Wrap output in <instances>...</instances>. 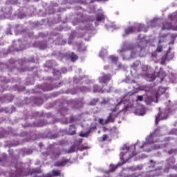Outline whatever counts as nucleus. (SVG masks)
I'll return each mask as SVG.
<instances>
[{"instance_id": "f257e3e1", "label": "nucleus", "mask_w": 177, "mask_h": 177, "mask_svg": "<svg viewBox=\"0 0 177 177\" xmlns=\"http://www.w3.org/2000/svg\"><path fill=\"white\" fill-rule=\"evenodd\" d=\"M17 171L15 173H10V177H21L26 176L27 174L24 171L23 169V163H17L16 165Z\"/></svg>"}, {"instance_id": "f03ea898", "label": "nucleus", "mask_w": 177, "mask_h": 177, "mask_svg": "<svg viewBox=\"0 0 177 177\" xmlns=\"http://www.w3.org/2000/svg\"><path fill=\"white\" fill-rule=\"evenodd\" d=\"M145 29V25L143 24H138L136 26H129V28L124 30L125 34L124 35H129V34H132V32H135L137 31L138 32H140V31H143Z\"/></svg>"}, {"instance_id": "7ed1b4c3", "label": "nucleus", "mask_w": 177, "mask_h": 177, "mask_svg": "<svg viewBox=\"0 0 177 177\" xmlns=\"http://www.w3.org/2000/svg\"><path fill=\"white\" fill-rule=\"evenodd\" d=\"M168 113H169V111L167 109L162 111H161V109H159V112L156 119V125L157 124H158V121H161V120H167L168 118Z\"/></svg>"}, {"instance_id": "20e7f679", "label": "nucleus", "mask_w": 177, "mask_h": 177, "mask_svg": "<svg viewBox=\"0 0 177 177\" xmlns=\"http://www.w3.org/2000/svg\"><path fill=\"white\" fill-rule=\"evenodd\" d=\"M165 77H167V73L164 70L160 69L156 75L157 81L162 82V81H164Z\"/></svg>"}, {"instance_id": "39448f33", "label": "nucleus", "mask_w": 177, "mask_h": 177, "mask_svg": "<svg viewBox=\"0 0 177 177\" xmlns=\"http://www.w3.org/2000/svg\"><path fill=\"white\" fill-rule=\"evenodd\" d=\"M111 80V75L110 74H106L104 75L102 77H99V81L100 84H107L109 81Z\"/></svg>"}, {"instance_id": "423d86ee", "label": "nucleus", "mask_w": 177, "mask_h": 177, "mask_svg": "<svg viewBox=\"0 0 177 177\" xmlns=\"http://www.w3.org/2000/svg\"><path fill=\"white\" fill-rule=\"evenodd\" d=\"M165 92H167V88L165 87H159L157 92H156V103H158V96H161V95H164V93H165Z\"/></svg>"}, {"instance_id": "0eeeda50", "label": "nucleus", "mask_w": 177, "mask_h": 177, "mask_svg": "<svg viewBox=\"0 0 177 177\" xmlns=\"http://www.w3.org/2000/svg\"><path fill=\"white\" fill-rule=\"evenodd\" d=\"M70 162V160L68 159H63L62 160L57 161L54 163V166L55 167H65L66 164Z\"/></svg>"}, {"instance_id": "6e6552de", "label": "nucleus", "mask_w": 177, "mask_h": 177, "mask_svg": "<svg viewBox=\"0 0 177 177\" xmlns=\"http://www.w3.org/2000/svg\"><path fill=\"white\" fill-rule=\"evenodd\" d=\"M162 30H177L174 28V27L172 26V24L171 23L169 22H164L162 24Z\"/></svg>"}, {"instance_id": "1a4fd4ad", "label": "nucleus", "mask_w": 177, "mask_h": 177, "mask_svg": "<svg viewBox=\"0 0 177 177\" xmlns=\"http://www.w3.org/2000/svg\"><path fill=\"white\" fill-rule=\"evenodd\" d=\"M93 93H103V92H104V91H103V88H100V86H99V85L95 84L93 86Z\"/></svg>"}, {"instance_id": "9d476101", "label": "nucleus", "mask_w": 177, "mask_h": 177, "mask_svg": "<svg viewBox=\"0 0 177 177\" xmlns=\"http://www.w3.org/2000/svg\"><path fill=\"white\" fill-rule=\"evenodd\" d=\"M109 122H114V118H113V113H110L106 120L104 121V124H107Z\"/></svg>"}, {"instance_id": "9b49d317", "label": "nucleus", "mask_w": 177, "mask_h": 177, "mask_svg": "<svg viewBox=\"0 0 177 177\" xmlns=\"http://www.w3.org/2000/svg\"><path fill=\"white\" fill-rule=\"evenodd\" d=\"M68 135H75V126L73 124L70 126Z\"/></svg>"}, {"instance_id": "f8f14e48", "label": "nucleus", "mask_w": 177, "mask_h": 177, "mask_svg": "<svg viewBox=\"0 0 177 177\" xmlns=\"http://www.w3.org/2000/svg\"><path fill=\"white\" fill-rule=\"evenodd\" d=\"M106 19V17L103 13L97 14L96 16V21H102V20H104Z\"/></svg>"}, {"instance_id": "ddd939ff", "label": "nucleus", "mask_w": 177, "mask_h": 177, "mask_svg": "<svg viewBox=\"0 0 177 177\" xmlns=\"http://www.w3.org/2000/svg\"><path fill=\"white\" fill-rule=\"evenodd\" d=\"M69 58L71 59V62H75V60H78V55H75L74 53H71L69 55Z\"/></svg>"}, {"instance_id": "4468645a", "label": "nucleus", "mask_w": 177, "mask_h": 177, "mask_svg": "<svg viewBox=\"0 0 177 177\" xmlns=\"http://www.w3.org/2000/svg\"><path fill=\"white\" fill-rule=\"evenodd\" d=\"M168 62L169 60H172L174 59V54L170 52H167L166 54L164 55Z\"/></svg>"}, {"instance_id": "2eb2a0df", "label": "nucleus", "mask_w": 177, "mask_h": 177, "mask_svg": "<svg viewBox=\"0 0 177 177\" xmlns=\"http://www.w3.org/2000/svg\"><path fill=\"white\" fill-rule=\"evenodd\" d=\"M156 80V75L155 74H149L147 76V81L151 82Z\"/></svg>"}, {"instance_id": "dca6fc26", "label": "nucleus", "mask_w": 177, "mask_h": 177, "mask_svg": "<svg viewBox=\"0 0 177 177\" xmlns=\"http://www.w3.org/2000/svg\"><path fill=\"white\" fill-rule=\"evenodd\" d=\"M124 163L120 162L118 163L116 165H113L109 170V172H114V171H115V169H117L118 168V167H121V165H122Z\"/></svg>"}, {"instance_id": "f3484780", "label": "nucleus", "mask_w": 177, "mask_h": 177, "mask_svg": "<svg viewBox=\"0 0 177 177\" xmlns=\"http://www.w3.org/2000/svg\"><path fill=\"white\" fill-rule=\"evenodd\" d=\"M75 151V145H73L70 147L68 150H66L65 153L66 154H70L71 153H74Z\"/></svg>"}, {"instance_id": "a211bd4d", "label": "nucleus", "mask_w": 177, "mask_h": 177, "mask_svg": "<svg viewBox=\"0 0 177 177\" xmlns=\"http://www.w3.org/2000/svg\"><path fill=\"white\" fill-rule=\"evenodd\" d=\"M167 62H168L167 60V57L163 55L160 59V64H162V66H167Z\"/></svg>"}, {"instance_id": "6ab92c4d", "label": "nucleus", "mask_w": 177, "mask_h": 177, "mask_svg": "<svg viewBox=\"0 0 177 177\" xmlns=\"http://www.w3.org/2000/svg\"><path fill=\"white\" fill-rule=\"evenodd\" d=\"M52 177L53 176H60L62 175V172L60 170H53L52 171Z\"/></svg>"}, {"instance_id": "aec40b11", "label": "nucleus", "mask_w": 177, "mask_h": 177, "mask_svg": "<svg viewBox=\"0 0 177 177\" xmlns=\"http://www.w3.org/2000/svg\"><path fill=\"white\" fill-rule=\"evenodd\" d=\"M48 47V45L46 42H39V49H46Z\"/></svg>"}, {"instance_id": "412c9836", "label": "nucleus", "mask_w": 177, "mask_h": 177, "mask_svg": "<svg viewBox=\"0 0 177 177\" xmlns=\"http://www.w3.org/2000/svg\"><path fill=\"white\" fill-rule=\"evenodd\" d=\"M109 59L113 62V63H117V62H118V57L114 55L110 56Z\"/></svg>"}, {"instance_id": "4be33fe9", "label": "nucleus", "mask_w": 177, "mask_h": 177, "mask_svg": "<svg viewBox=\"0 0 177 177\" xmlns=\"http://www.w3.org/2000/svg\"><path fill=\"white\" fill-rule=\"evenodd\" d=\"M41 171L40 169H32L30 173V174H41Z\"/></svg>"}, {"instance_id": "5701e85b", "label": "nucleus", "mask_w": 177, "mask_h": 177, "mask_svg": "<svg viewBox=\"0 0 177 177\" xmlns=\"http://www.w3.org/2000/svg\"><path fill=\"white\" fill-rule=\"evenodd\" d=\"M97 127L95 126V124H94L93 126H91L88 131H87V133H91V132H93V131H95V129H96Z\"/></svg>"}, {"instance_id": "b1692460", "label": "nucleus", "mask_w": 177, "mask_h": 177, "mask_svg": "<svg viewBox=\"0 0 177 177\" xmlns=\"http://www.w3.org/2000/svg\"><path fill=\"white\" fill-rule=\"evenodd\" d=\"M42 103H44L42 98H41V97L37 98V100L36 101V104H38L39 106V104H42Z\"/></svg>"}, {"instance_id": "393cba45", "label": "nucleus", "mask_w": 177, "mask_h": 177, "mask_svg": "<svg viewBox=\"0 0 177 177\" xmlns=\"http://www.w3.org/2000/svg\"><path fill=\"white\" fill-rule=\"evenodd\" d=\"M88 147H85L84 145L79 147V150H80V151H83V150H88Z\"/></svg>"}, {"instance_id": "a878e982", "label": "nucleus", "mask_w": 177, "mask_h": 177, "mask_svg": "<svg viewBox=\"0 0 177 177\" xmlns=\"http://www.w3.org/2000/svg\"><path fill=\"white\" fill-rule=\"evenodd\" d=\"M98 100L96 99H93L91 101L90 104H91V106H95V104H96V103H97Z\"/></svg>"}, {"instance_id": "bb28decb", "label": "nucleus", "mask_w": 177, "mask_h": 177, "mask_svg": "<svg viewBox=\"0 0 177 177\" xmlns=\"http://www.w3.org/2000/svg\"><path fill=\"white\" fill-rule=\"evenodd\" d=\"M162 50V46L158 45L156 48V52H158L159 53Z\"/></svg>"}, {"instance_id": "cd10ccee", "label": "nucleus", "mask_w": 177, "mask_h": 177, "mask_svg": "<svg viewBox=\"0 0 177 177\" xmlns=\"http://www.w3.org/2000/svg\"><path fill=\"white\" fill-rule=\"evenodd\" d=\"M82 91H83V92H91V88L83 86L82 87Z\"/></svg>"}, {"instance_id": "c85d7f7f", "label": "nucleus", "mask_w": 177, "mask_h": 177, "mask_svg": "<svg viewBox=\"0 0 177 177\" xmlns=\"http://www.w3.org/2000/svg\"><path fill=\"white\" fill-rule=\"evenodd\" d=\"M107 139H109V136H107V134H104L102 136V142H106Z\"/></svg>"}, {"instance_id": "c756f323", "label": "nucleus", "mask_w": 177, "mask_h": 177, "mask_svg": "<svg viewBox=\"0 0 177 177\" xmlns=\"http://www.w3.org/2000/svg\"><path fill=\"white\" fill-rule=\"evenodd\" d=\"M176 17V15H169V20H175V18Z\"/></svg>"}, {"instance_id": "7c9ffc66", "label": "nucleus", "mask_w": 177, "mask_h": 177, "mask_svg": "<svg viewBox=\"0 0 177 177\" xmlns=\"http://www.w3.org/2000/svg\"><path fill=\"white\" fill-rule=\"evenodd\" d=\"M137 100H138L139 102H142L143 101V96L142 95H138L137 97Z\"/></svg>"}, {"instance_id": "2f4dec72", "label": "nucleus", "mask_w": 177, "mask_h": 177, "mask_svg": "<svg viewBox=\"0 0 177 177\" xmlns=\"http://www.w3.org/2000/svg\"><path fill=\"white\" fill-rule=\"evenodd\" d=\"M62 154L61 151H58V152H55L53 153V156H55V157H59V156H60Z\"/></svg>"}, {"instance_id": "473e14b6", "label": "nucleus", "mask_w": 177, "mask_h": 177, "mask_svg": "<svg viewBox=\"0 0 177 177\" xmlns=\"http://www.w3.org/2000/svg\"><path fill=\"white\" fill-rule=\"evenodd\" d=\"M149 147V143L145 142V143L141 146V149H145V147Z\"/></svg>"}, {"instance_id": "72a5a7b5", "label": "nucleus", "mask_w": 177, "mask_h": 177, "mask_svg": "<svg viewBox=\"0 0 177 177\" xmlns=\"http://www.w3.org/2000/svg\"><path fill=\"white\" fill-rule=\"evenodd\" d=\"M41 177H52V174L49 173L47 174H44Z\"/></svg>"}, {"instance_id": "f704fd0d", "label": "nucleus", "mask_w": 177, "mask_h": 177, "mask_svg": "<svg viewBox=\"0 0 177 177\" xmlns=\"http://www.w3.org/2000/svg\"><path fill=\"white\" fill-rule=\"evenodd\" d=\"M129 147H124L123 149H122V150H127V151H129Z\"/></svg>"}, {"instance_id": "c9c22d12", "label": "nucleus", "mask_w": 177, "mask_h": 177, "mask_svg": "<svg viewBox=\"0 0 177 177\" xmlns=\"http://www.w3.org/2000/svg\"><path fill=\"white\" fill-rule=\"evenodd\" d=\"M117 110V106L116 107H115V108H113V109H111V111L113 112V113H115V111Z\"/></svg>"}, {"instance_id": "e433bc0d", "label": "nucleus", "mask_w": 177, "mask_h": 177, "mask_svg": "<svg viewBox=\"0 0 177 177\" xmlns=\"http://www.w3.org/2000/svg\"><path fill=\"white\" fill-rule=\"evenodd\" d=\"M80 136H81V138H84L85 134L84 133H80Z\"/></svg>"}, {"instance_id": "4c0bfd02", "label": "nucleus", "mask_w": 177, "mask_h": 177, "mask_svg": "<svg viewBox=\"0 0 177 177\" xmlns=\"http://www.w3.org/2000/svg\"><path fill=\"white\" fill-rule=\"evenodd\" d=\"M100 124H103V119H100Z\"/></svg>"}, {"instance_id": "58836bf2", "label": "nucleus", "mask_w": 177, "mask_h": 177, "mask_svg": "<svg viewBox=\"0 0 177 177\" xmlns=\"http://www.w3.org/2000/svg\"><path fill=\"white\" fill-rule=\"evenodd\" d=\"M122 52H124V48H122L121 50H120V53H122Z\"/></svg>"}, {"instance_id": "ea45409f", "label": "nucleus", "mask_w": 177, "mask_h": 177, "mask_svg": "<svg viewBox=\"0 0 177 177\" xmlns=\"http://www.w3.org/2000/svg\"><path fill=\"white\" fill-rule=\"evenodd\" d=\"M84 21H91V19H86V20H84Z\"/></svg>"}, {"instance_id": "a19ab883", "label": "nucleus", "mask_w": 177, "mask_h": 177, "mask_svg": "<svg viewBox=\"0 0 177 177\" xmlns=\"http://www.w3.org/2000/svg\"><path fill=\"white\" fill-rule=\"evenodd\" d=\"M0 138H5V136H1V135L0 134Z\"/></svg>"}, {"instance_id": "79ce46f5", "label": "nucleus", "mask_w": 177, "mask_h": 177, "mask_svg": "<svg viewBox=\"0 0 177 177\" xmlns=\"http://www.w3.org/2000/svg\"><path fill=\"white\" fill-rule=\"evenodd\" d=\"M162 42H164V41H162V40L159 41V44H161Z\"/></svg>"}, {"instance_id": "37998d69", "label": "nucleus", "mask_w": 177, "mask_h": 177, "mask_svg": "<svg viewBox=\"0 0 177 177\" xmlns=\"http://www.w3.org/2000/svg\"><path fill=\"white\" fill-rule=\"evenodd\" d=\"M120 104H121V102H119V103L116 105V107H117L118 106H120Z\"/></svg>"}, {"instance_id": "c03bdc74", "label": "nucleus", "mask_w": 177, "mask_h": 177, "mask_svg": "<svg viewBox=\"0 0 177 177\" xmlns=\"http://www.w3.org/2000/svg\"><path fill=\"white\" fill-rule=\"evenodd\" d=\"M120 154H121V156H124V153H122V152Z\"/></svg>"}, {"instance_id": "a18cd8bd", "label": "nucleus", "mask_w": 177, "mask_h": 177, "mask_svg": "<svg viewBox=\"0 0 177 177\" xmlns=\"http://www.w3.org/2000/svg\"><path fill=\"white\" fill-rule=\"evenodd\" d=\"M132 67H135V64H133L132 65Z\"/></svg>"}, {"instance_id": "49530a36", "label": "nucleus", "mask_w": 177, "mask_h": 177, "mask_svg": "<svg viewBox=\"0 0 177 177\" xmlns=\"http://www.w3.org/2000/svg\"><path fill=\"white\" fill-rule=\"evenodd\" d=\"M98 133H100V131H98Z\"/></svg>"}, {"instance_id": "de8ad7c7", "label": "nucleus", "mask_w": 177, "mask_h": 177, "mask_svg": "<svg viewBox=\"0 0 177 177\" xmlns=\"http://www.w3.org/2000/svg\"><path fill=\"white\" fill-rule=\"evenodd\" d=\"M133 156H136V154H133Z\"/></svg>"}]
</instances>
